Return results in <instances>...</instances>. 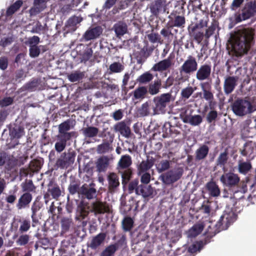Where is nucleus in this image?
Listing matches in <instances>:
<instances>
[{
	"label": "nucleus",
	"instance_id": "62",
	"mask_svg": "<svg viewBox=\"0 0 256 256\" xmlns=\"http://www.w3.org/2000/svg\"><path fill=\"white\" fill-rule=\"evenodd\" d=\"M218 114L217 112L215 110H211L208 112L207 115V120L208 122H212V121L214 120L217 118Z\"/></svg>",
	"mask_w": 256,
	"mask_h": 256
},
{
	"label": "nucleus",
	"instance_id": "48",
	"mask_svg": "<svg viewBox=\"0 0 256 256\" xmlns=\"http://www.w3.org/2000/svg\"><path fill=\"white\" fill-rule=\"evenodd\" d=\"M133 223L134 222L132 218L129 217L126 218L122 222L124 230L126 231L130 230L133 226Z\"/></svg>",
	"mask_w": 256,
	"mask_h": 256
},
{
	"label": "nucleus",
	"instance_id": "50",
	"mask_svg": "<svg viewBox=\"0 0 256 256\" xmlns=\"http://www.w3.org/2000/svg\"><path fill=\"white\" fill-rule=\"evenodd\" d=\"M71 128L70 122V120L66 121L59 125L58 132L59 133L67 132Z\"/></svg>",
	"mask_w": 256,
	"mask_h": 256
},
{
	"label": "nucleus",
	"instance_id": "7",
	"mask_svg": "<svg viewBox=\"0 0 256 256\" xmlns=\"http://www.w3.org/2000/svg\"><path fill=\"white\" fill-rule=\"evenodd\" d=\"M220 182L228 186H234L239 182L240 178L238 176L232 172L222 174L220 178Z\"/></svg>",
	"mask_w": 256,
	"mask_h": 256
},
{
	"label": "nucleus",
	"instance_id": "51",
	"mask_svg": "<svg viewBox=\"0 0 256 256\" xmlns=\"http://www.w3.org/2000/svg\"><path fill=\"white\" fill-rule=\"evenodd\" d=\"M74 132H66L64 133H59L57 138L58 139H60L64 141L65 142H66L70 140L72 136H74Z\"/></svg>",
	"mask_w": 256,
	"mask_h": 256
},
{
	"label": "nucleus",
	"instance_id": "38",
	"mask_svg": "<svg viewBox=\"0 0 256 256\" xmlns=\"http://www.w3.org/2000/svg\"><path fill=\"white\" fill-rule=\"evenodd\" d=\"M161 86L160 81L159 80H155L154 82L150 85L148 92L152 95L156 94L158 93Z\"/></svg>",
	"mask_w": 256,
	"mask_h": 256
},
{
	"label": "nucleus",
	"instance_id": "44",
	"mask_svg": "<svg viewBox=\"0 0 256 256\" xmlns=\"http://www.w3.org/2000/svg\"><path fill=\"white\" fill-rule=\"evenodd\" d=\"M117 249L115 244L110 245L108 246L101 254L100 256H112Z\"/></svg>",
	"mask_w": 256,
	"mask_h": 256
},
{
	"label": "nucleus",
	"instance_id": "22",
	"mask_svg": "<svg viewBox=\"0 0 256 256\" xmlns=\"http://www.w3.org/2000/svg\"><path fill=\"white\" fill-rule=\"evenodd\" d=\"M132 164L131 157L129 155L122 156L118 164V169L119 171L128 168Z\"/></svg>",
	"mask_w": 256,
	"mask_h": 256
},
{
	"label": "nucleus",
	"instance_id": "10",
	"mask_svg": "<svg viewBox=\"0 0 256 256\" xmlns=\"http://www.w3.org/2000/svg\"><path fill=\"white\" fill-rule=\"evenodd\" d=\"M182 174L176 171L170 170L160 176L163 182L170 184L178 180Z\"/></svg>",
	"mask_w": 256,
	"mask_h": 256
},
{
	"label": "nucleus",
	"instance_id": "15",
	"mask_svg": "<svg viewBox=\"0 0 256 256\" xmlns=\"http://www.w3.org/2000/svg\"><path fill=\"white\" fill-rule=\"evenodd\" d=\"M166 1L165 0H156L150 7L152 13L154 15L158 14L160 12L166 11Z\"/></svg>",
	"mask_w": 256,
	"mask_h": 256
},
{
	"label": "nucleus",
	"instance_id": "27",
	"mask_svg": "<svg viewBox=\"0 0 256 256\" xmlns=\"http://www.w3.org/2000/svg\"><path fill=\"white\" fill-rule=\"evenodd\" d=\"M112 150V143L104 142L97 146L96 152L98 154H103L110 152Z\"/></svg>",
	"mask_w": 256,
	"mask_h": 256
},
{
	"label": "nucleus",
	"instance_id": "59",
	"mask_svg": "<svg viewBox=\"0 0 256 256\" xmlns=\"http://www.w3.org/2000/svg\"><path fill=\"white\" fill-rule=\"evenodd\" d=\"M29 240V236L27 234L20 236L16 240L18 245L24 246L26 244Z\"/></svg>",
	"mask_w": 256,
	"mask_h": 256
},
{
	"label": "nucleus",
	"instance_id": "45",
	"mask_svg": "<svg viewBox=\"0 0 256 256\" xmlns=\"http://www.w3.org/2000/svg\"><path fill=\"white\" fill-rule=\"evenodd\" d=\"M153 75L149 72H146L139 76L138 80L142 84H145L152 80Z\"/></svg>",
	"mask_w": 256,
	"mask_h": 256
},
{
	"label": "nucleus",
	"instance_id": "28",
	"mask_svg": "<svg viewBox=\"0 0 256 256\" xmlns=\"http://www.w3.org/2000/svg\"><path fill=\"white\" fill-rule=\"evenodd\" d=\"M209 151L208 147L206 145L200 146L196 152V160L204 159L208 155Z\"/></svg>",
	"mask_w": 256,
	"mask_h": 256
},
{
	"label": "nucleus",
	"instance_id": "29",
	"mask_svg": "<svg viewBox=\"0 0 256 256\" xmlns=\"http://www.w3.org/2000/svg\"><path fill=\"white\" fill-rule=\"evenodd\" d=\"M206 188L209 194L212 196H218L220 194V190L218 186L214 182H210L207 184Z\"/></svg>",
	"mask_w": 256,
	"mask_h": 256
},
{
	"label": "nucleus",
	"instance_id": "37",
	"mask_svg": "<svg viewBox=\"0 0 256 256\" xmlns=\"http://www.w3.org/2000/svg\"><path fill=\"white\" fill-rule=\"evenodd\" d=\"M24 134V130L20 126H16L10 131V135L13 138H20Z\"/></svg>",
	"mask_w": 256,
	"mask_h": 256
},
{
	"label": "nucleus",
	"instance_id": "64",
	"mask_svg": "<svg viewBox=\"0 0 256 256\" xmlns=\"http://www.w3.org/2000/svg\"><path fill=\"white\" fill-rule=\"evenodd\" d=\"M44 28L39 22H38L32 28L31 30L32 33L40 34V32L43 30Z\"/></svg>",
	"mask_w": 256,
	"mask_h": 256
},
{
	"label": "nucleus",
	"instance_id": "63",
	"mask_svg": "<svg viewBox=\"0 0 256 256\" xmlns=\"http://www.w3.org/2000/svg\"><path fill=\"white\" fill-rule=\"evenodd\" d=\"M72 220L68 218H64L62 221V229L64 230H67L72 224Z\"/></svg>",
	"mask_w": 256,
	"mask_h": 256
},
{
	"label": "nucleus",
	"instance_id": "43",
	"mask_svg": "<svg viewBox=\"0 0 256 256\" xmlns=\"http://www.w3.org/2000/svg\"><path fill=\"white\" fill-rule=\"evenodd\" d=\"M194 88L191 86H188L181 90L180 94L182 99L187 100L194 92Z\"/></svg>",
	"mask_w": 256,
	"mask_h": 256
},
{
	"label": "nucleus",
	"instance_id": "11",
	"mask_svg": "<svg viewBox=\"0 0 256 256\" xmlns=\"http://www.w3.org/2000/svg\"><path fill=\"white\" fill-rule=\"evenodd\" d=\"M92 210L95 214L108 212L110 210L108 206L106 203L98 200L92 204Z\"/></svg>",
	"mask_w": 256,
	"mask_h": 256
},
{
	"label": "nucleus",
	"instance_id": "46",
	"mask_svg": "<svg viewBox=\"0 0 256 256\" xmlns=\"http://www.w3.org/2000/svg\"><path fill=\"white\" fill-rule=\"evenodd\" d=\"M203 247V244L201 242H196L188 248V252L192 254L200 252Z\"/></svg>",
	"mask_w": 256,
	"mask_h": 256
},
{
	"label": "nucleus",
	"instance_id": "33",
	"mask_svg": "<svg viewBox=\"0 0 256 256\" xmlns=\"http://www.w3.org/2000/svg\"><path fill=\"white\" fill-rule=\"evenodd\" d=\"M124 68V65L120 62H114L109 66L110 73H120Z\"/></svg>",
	"mask_w": 256,
	"mask_h": 256
},
{
	"label": "nucleus",
	"instance_id": "57",
	"mask_svg": "<svg viewBox=\"0 0 256 256\" xmlns=\"http://www.w3.org/2000/svg\"><path fill=\"white\" fill-rule=\"evenodd\" d=\"M148 38L152 43L161 42L160 36L158 34L152 32L148 35Z\"/></svg>",
	"mask_w": 256,
	"mask_h": 256
},
{
	"label": "nucleus",
	"instance_id": "21",
	"mask_svg": "<svg viewBox=\"0 0 256 256\" xmlns=\"http://www.w3.org/2000/svg\"><path fill=\"white\" fill-rule=\"evenodd\" d=\"M154 160L152 158H148L146 160H143L138 168V174L146 172L154 164Z\"/></svg>",
	"mask_w": 256,
	"mask_h": 256
},
{
	"label": "nucleus",
	"instance_id": "19",
	"mask_svg": "<svg viewBox=\"0 0 256 256\" xmlns=\"http://www.w3.org/2000/svg\"><path fill=\"white\" fill-rule=\"evenodd\" d=\"M136 194L144 198L148 197L152 194L153 189L150 186L140 184L136 188Z\"/></svg>",
	"mask_w": 256,
	"mask_h": 256
},
{
	"label": "nucleus",
	"instance_id": "23",
	"mask_svg": "<svg viewBox=\"0 0 256 256\" xmlns=\"http://www.w3.org/2000/svg\"><path fill=\"white\" fill-rule=\"evenodd\" d=\"M108 188L110 191L114 190L120 185L118 176L114 172L110 173L108 176Z\"/></svg>",
	"mask_w": 256,
	"mask_h": 256
},
{
	"label": "nucleus",
	"instance_id": "40",
	"mask_svg": "<svg viewBox=\"0 0 256 256\" xmlns=\"http://www.w3.org/2000/svg\"><path fill=\"white\" fill-rule=\"evenodd\" d=\"M238 172L241 174H246L251 168L252 166L250 162H242L238 163Z\"/></svg>",
	"mask_w": 256,
	"mask_h": 256
},
{
	"label": "nucleus",
	"instance_id": "12",
	"mask_svg": "<svg viewBox=\"0 0 256 256\" xmlns=\"http://www.w3.org/2000/svg\"><path fill=\"white\" fill-rule=\"evenodd\" d=\"M238 78L236 76H229L225 78L224 89L226 94L231 93L234 89L237 84Z\"/></svg>",
	"mask_w": 256,
	"mask_h": 256
},
{
	"label": "nucleus",
	"instance_id": "3",
	"mask_svg": "<svg viewBox=\"0 0 256 256\" xmlns=\"http://www.w3.org/2000/svg\"><path fill=\"white\" fill-rule=\"evenodd\" d=\"M234 113L238 116H243L254 111L253 106L248 100L244 99L237 100L232 106Z\"/></svg>",
	"mask_w": 256,
	"mask_h": 256
},
{
	"label": "nucleus",
	"instance_id": "49",
	"mask_svg": "<svg viewBox=\"0 0 256 256\" xmlns=\"http://www.w3.org/2000/svg\"><path fill=\"white\" fill-rule=\"evenodd\" d=\"M157 170L159 172H161L168 170L170 167V162L167 160H162L156 165Z\"/></svg>",
	"mask_w": 256,
	"mask_h": 256
},
{
	"label": "nucleus",
	"instance_id": "39",
	"mask_svg": "<svg viewBox=\"0 0 256 256\" xmlns=\"http://www.w3.org/2000/svg\"><path fill=\"white\" fill-rule=\"evenodd\" d=\"M147 92L146 87L142 86L136 89L134 92V96L136 99H142L144 98Z\"/></svg>",
	"mask_w": 256,
	"mask_h": 256
},
{
	"label": "nucleus",
	"instance_id": "60",
	"mask_svg": "<svg viewBox=\"0 0 256 256\" xmlns=\"http://www.w3.org/2000/svg\"><path fill=\"white\" fill-rule=\"evenodd\" d=\"M48 0H34V5L37 6L41 10H43L46 8V2Z\"/></svg>",
	"mask_w": 256,
	"mask_h": 256
},
{
	"label": "nucleus",
	"instance_id": "34",
	"mask_svg": "<svg viewBox=\"0 0 256 256\" xmlns=\"http://www.w3.org/2000/svg\"><path fill=\"white\" fill-rule=\"evenodd\" d=\"M84 76V72L76 71L68 76V80L71 82H76L82 80Z\"/></svg>",
	"mask_w": 256,
	"mask_h": 256
},
{
	"label": "nucleus",
	"instance_id": "52",
	"mask_svg": "<svg viewBox=\"0 0 256 256\" xmlns=\"http://www.w3.org/2000/svg\"><path fill=\"white\" fill-rule=\"evenodd\" d=\"M204 84V83L200 84V86L203 92L204 98L206 100L212 101L213 99V94L210 91L206 90Z\"/></svg>",
	"mask_w": 256,
	"mask_h": 256
},
{
	"label": "nucleus",
	"instance_id": "17",
	"mask_svg": "<svg viewBox=\"0 0 256 256\" xmlns=\"http://www.w3.org/2000/svg\"><path fill=\"white\" fill-rule=\"evenodd\" d=\"M172 60L170 58L164 60L154 64L152 70L154 71L162 72L166 70L171 66Z\"/></svg>",
	"mask_w": 256,
	"mask_h": 256
},
{
	"label": "nucleus",
	"instance_id": "47",
	"mask_svg": "<svg viewBox=\"0 0 256 256\" xmlns=\"http://www.w3.org/2000/svg\"><path fill=\"white\" fill-rule=\"evenodd\" d=\"M40 47H43V46H30V49H29L30 56L31 58H33L38 57L40 54Z\"/></svg>",
	"mask_w": 256,
	"mask_h": 256
},
{
	"label": "nucleus",
	"instance_id": "25",
	"mask_svg": "<svg viewBox=\"0 0 256 256\" xmlns=\"http://www.w3.org/2000/svg\"><path fill=\"white\" fill-rule=\"evenodd\" d=\"M114 130L116 132H119L121 134L126 138L130 136V128L124 122H121L116 124L114 126Z\"/></svg>",
	"mask_w": 256,
	"mask_h": 256
},
{
	"label": "nucleus",
	"instance_id": "1",
	"mask_svg": "<svg viewBox=\"0 0 256 256\" xmlns=\"http://www.w3.org/2000/svg\"><path fill=\"white\" fill-rule=\"evenodd\" d=\"M253 35L252 30L244 28L238 30L231 36L230 44L237 56L242 55L248 52L253 40Z\"/></svg>",
	"mask_w": 256,
	"mask_h": 256
},
{
	"label": "nucleus",
	"instance_id": "5",
	"mask_svg": "<svg viewBox=\"0 0 256 256\" xmlns=\"http://www.w3.org/2000/svg\"><path fill=\"white\" fill-rule=\"evenodd\" d=\"M198 68V62L195 58L189 56L180 68V72L190 74Z\"/></svg>",
	"mask_w": 256,
	"mask_h": 256
},
{
	"label": "nucleus",
	"instance_id": "30",
	"mask_svg": "<svg viewBox=\"0 0 256 256\" xmlns=\"http://www.w3.org/2000/svg\"><path fill=\"white\" fill-rule=\"evenodd\" d=\"M198 26H190L188 28L190 34L194 37L198 41H200L203 36V32L200 30V29H196Z\"/></svg>",
	"mask_w": 256,
	"mask_h": 256
},
{
	"label": "nucleus",
	"instance_id": "4",
	"mask_svg": "<svg viewBox=\"0 0 256 256\" xmlns=\"http://www.w3.org/2000/svg\"><path fill=\"white\" fill-rule=\"evenodd\" d=\"M236 220V216L233 212L224 213L221 216L216 226L218 227L219 230H226Z\"/></svg>",
	"mask_w": 256,
	"mask_h": 256
},
{
	"label": "nucleus",
	"instance_id": "32",
	"mask_svg": "<svg viewBox=\"0 0 256 256\" xmlns=\"http://www.w3.org/2000/svg\"><path fill=\"white\" fill-rule=\"evenodd\" d=\"M82 133L86 138H92L96 136L98 132V130L94 126H89L82 129Z\"/></svg>",
	"mask_w": 256,
	"mask_h": 256
},
{
	"label": "nucleus",
	"instance_id": "8",
	"mask_svg": "<svg viewBox=\"0 0 256 256\" xmlns=\"http://www.w3.org/2000/svg\"><path fill=\"white\" fill-rule=\"evenodd\" d=\"M102 30L100 26L90 27L84 33L82 38L85 41L96 39L102 34Z\"/></svg>",
	"mask_w": 256,
	"mask_h": 256
},
{
	"label": "nucleus",
	"instance_id": "6",
	"mask_svg": "<svg viewBox=\"0 0 256 256\" xmlns=\"http://www.w3.org/2000/svg\"><path fill=\"white\" fill-rule=\"evenodd\" d=\"M212 72L211 66L204 64L200 66L198 69L196 76L198 81L208 80L210 79Z\"/></svg>",
	"mask_w": 256,
	"mask_h": 256
},
{
	"label": "nucleus",
	"instance_id": "35",
	"mask_svg": "<svg viewBox=\"0 0 256 256\" xmlns=\"http://www.w3.org/2000/svg\"><path fill=\"white\" fill-rule=\"evenodd\" d=\"M22 2L18 0L16 1L14 4H12L6 10V16H10L16 12L22 5Z\"/></svg>",
	"mask_w": 256,
	"mask_h": 256
},
{
	"label": "nucleus",
	"instance_id": "16",
	"mask_svg": "<svg viewBox=\"0 0 256 256\" xmlns=\"http://www.w3.org/2000/svg\"><path fill=\"white\" fill-rule=\"evenodd\" d=\"M182 121L184 123H188L193 126L200 125L202 121V118L198 114L189 116L186 115L182 118Z\"/></svg>",
	"mask_w": 256,
	"mask_h": 256
},
{
	"label": "nucleus",
	"instance_id": "13",
	"mask_svg": "<svg viewBox=\"0 0 256 256\" xmlns=\"http://www.w3.org/2000/svg\"><path fill=\"white\" fill-rule=\"evenodd\" d=\"M112 160L108 156H103L100 157L96 162L97 170L100 172H105Z\"/></svg>",
	"mask_w": 256,
	"mask_h": 256
},
{
	"label": "nucleus",
	"instance_id": "31",
	"mask_svg": "<svg viewBox=\"0 0 256 256\" xmlns=\"http://www.w3.org/2000/svg\"><path fill=\"white\" fill-rule=\"evenodd\" d=\"M105 236H106L104 234H98L92 240L90 246L92 249L96 248L104 240Z\"/></svg>",
	"mask_w": 256,
	"mask_h": 256
},
{
	"label": "nucleus",
	"instance_id": "58",
	"mask_svg": "<svg viewBox=\"0 0 256 256\" xmlns=\"http://www.w3.org/2000/svg\"><path fill=\"white\" fill-rule=\"evenodd\" d=\"M66 142L60 139H58V141L55 144L56 150L60 152H62L66 148Z\"/></svg>",
	"mask_w": 256,
	"mask_h": 256
},
{
	"label": "nucleus",
	"instance_id": "26",
	"mask_svg": "<svg viewBox=\"0 0 256 256\" xmlns=\"http://www.w3.org/2000/svg\"><path fill=\"white\" fill-rule=\"evenodd\" d=\"M114 29L117 37H120L127 32L128 26L126 23L119 22L114 26Z\"/></svg>",
	"mask_w": 256,
	"mask_h": 256
},
{
	"label": "nucleus",
	"instance_id": "18",
	"mask_svg": "<svg viewBox=\"0 0 256 256\" xmlns=\"http://www.w3.org/2000/svg\"><path fill=\"white\" fill-rule=\"evenodd\" d=\"M139 114L142 116H146L148 115L154 116L156 114L153 112V106L152 101L146 102L143 104L140 108Z\"/></svg>",
	"mask_w": 256,
	"mask_h": 256
},
{
	"label": "nucleus",
	"instance_id": "56",
	"mask_svg": "<svg viewBox=\"0 0 256 256\" xmlns=\"http://www.w3.org/2000/svg\"><path fill=\"white\" fill-rule=\"evenodd\" d=\"M40 42V38L38 36H34L28 39L26 44L30 46H36Z\"/></svg>",
	"mask_w": 256,
	"mask_h": 256
},
{
	"label": "nucleus",
	"instance_id": "54",
	"mask_svg": "<svg viewBox=\"0 0 256 256\" xmlns=\"http://www.w3.org/2000/svg\"><path fill=\"white\" fill-rule=\"evenodd\" d=\"M92 50L91 48H87L85 50L84 52L82 58H81V62H86L92 57Z\"/></svg>",
	"mask_w": 256,
	"mask_h": 256
},
{
	"label": "nucleus",
	"instance_id": "36",
	"mask_svg": "<svg viewBox=\"0 0 256 256\" xmlns=\"http://www.w3.org/2000/svg\"><path fill=\"white\" fill-rule=\"evenodd\" d=\"M81 192L84 194L88 199H92L95 196L96 190L92 188H88L83 186L81 188Z\"/></svg>",
	"mask_w": 256,
	"mask_h": 256
},
{
	"label": "nucleus",
	"instance_id": "2",
	"mask_svg": "<svg viewBox=\"0 0 256 256\" xmlns=\"http://www.w3.org/2000/svg\"><path fill=\"white\" fill-rule=\"evenodd\" d=\"M173 100L171 94L169 93L154 97L152 101L154 113L156 114V115L164 114L167 105Z\"/></svg>",
	"mask_w": 256,
	"mask_h": 256
},
{
	"label": "nucleus",
	"instance_id": "24",
	"mask_svg": "<svg viewBox=\"0 0 256 256\" xmlns=\"http://www.w3.org/2000/svg\"><path fill=\"white\" fill-rule=\"evenodd\" d=\"M205 224L198 223L192 227L186 232L188 237L194 238L198 235L204 229Z\"/></svg>",
	"mask_w": 256,
	"mask_h": 256
},
{
	"label": "nucleus",
	"instance_id": "14",
	"mask_svg": "<svg viewBox=\"0 0 256 256\" xmlns=\"http://www.w3.org/2000/svg\"><path fill=\"white\" fill-rule=\"evenodd\" d=\"M82 20V18L80 16H74L70 18L66 24V28L67 32H73L75 31Z\"/></svg>",
	"mask_w": 256,
	"mask_h": 256
},
{
	"label": "nucleus",
	"instance_id": "55",
	"mask_svg": "<svg viewBox=\"0 0 256 256\" xmlns=\"http://www.w3.org/2000/svg\"><path fill=\"white\" fill-rule=\"evenodd\" d=\"M138 175L140 176V182L144 184H148L150 182L151 178L150 174L148 172H142L138 174Z\"/></svg>",
	"mask_w": 256,
	"mask_h": 256
},
{
	"label": "nucleus",
	"instance_id": "20",
	"mask_svg": "<svg viewBox=\"0 0 256 256\" xmlns=\"http://www.w3.org/2000/svg\"><path fill=\"white\" fill-rule=\"evenodd\" d=\"M32 200V194L29 193H24L18 199L16 206L18 210L25 208L29 204Z\"/></svg>",
	"mask_w": 256,
	"mask_h": 256
},
{
	"label": "nucleus",
	"instance_id": "61",
	"mask_svg": "<svg viewBox=\"0 0 256 256\" xmlns=\"http://www.w3.org/2000/svg\"><path fill=\"white\" fill-rule=\"evenodd\" d=\"M49 192L51 194L54 198H58L61 192L58 187L56 186L49 190Z\"/></svg>",
	"mask_w": 256,
	"mask_h": 256
},
{
	"label": "nucleus",
	"instance_id": "9",
	"mask_svg": "<svg viewBox=\"0 0 256 256\" xmlns=\"http://www.w3.org/2000/svg\"><path fill=\"white\" fill-rule=\"evenodd\" d=\"M74 160V157L70 153H64L58 160L56 164L58 166L62 168H66L73 164Z\"/></svg>",
	"mask_w": 256,
	"mask_h": 256
},
{
	"label": "nucleus",
	"instance_id": "42",
	"mask_svg": "<svg viewBox=\"0 0 256 256\" xmlns=\"http://www.w3.org/2000/svg\"><path fill=\"white\" fill-rule=\"evenodd\" d=\"M253 14L248 9L246 6L242 10V12L236 18L237 22H240L242 20H246L252 14Z\"/></svg>",
	"mask_w": 256,
	"mask_h": 256
},
{
	"label": "nucleus",
	"instance_id": "53",
	"mask_svg": "<svg viewBox=\"0 0 256 256\" xmlns=\"http://www.w3.org/2000/svg\"><path fill=\"white\" fill-rule=\"evenodd\" d=\"M228 152L225 151L224 152H222L218 156L217 159L218 165L224 166L226 162L228 160Z\"/></svg>",
	"mask_w": 256,
	"mask_h": 256
},
{
	"label": "nucleus",
	"instance_id": "41",
	"mask_svg": "<svg viewBox=\"0 0 256 256\" xmlns=\"http://www.w3.org/2000/svg\"><path fill=\"white\" fill-rule=\"evenodd\" d=\"M185 24V18L184 16H176L172 20V26L184 27Z\"/></svg>",
	"mask_w": 256,
	"mask_h": 256
}]
</instances>
